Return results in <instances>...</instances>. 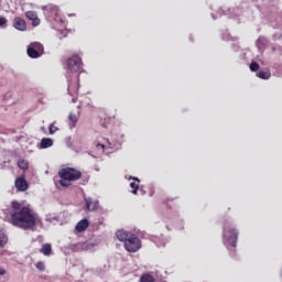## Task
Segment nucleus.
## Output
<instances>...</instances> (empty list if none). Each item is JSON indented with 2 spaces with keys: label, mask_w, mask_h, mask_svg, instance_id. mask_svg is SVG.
<instances>
[{
  "label": "nucleus",
  "mask_w": 282,
  "mask_h": 282,
  "mask_svg": "<svg viewBox=\"0 0 282 282\" xmlns=\"http://www.w3.org/2000/svg\"><path fill=\"white\" fill-rule=\"evenodd\" d=\"M48 131H50L51 135H54V133H56V131H58V127L54 126V123H51L48 127Z\"/></svg>",
  "instance_id": "5701e85b"
},
{
  "label": "nucleus",
  "mask_w": 282,
  "mask_h": 282,
  "mask_svg": "<svg viewBox=\"0 0 282 282\" xmlns=\"http://www.w3.org/2000/svg\"><path fill=\"white\" fill-rule=\"evenodd\" d=\"M239 237V232L237 229L232 227H225L224 229V239L226 243L231 246L232 248H237V239Z\"/></svg>",
  "instance_id": "7ed1b4c3"
},
{
  "label": "nucleus",
  "mask_w": 282,
  "mask_h": 282,
  "mask_svg": "<svg viewBox=\"0 0 282 282\" xmlns=\"http://www.w3.org/2000/svg\"><path fill=\"white\" fill-rule=\"evenodd\" d=\"M258 78H262V80H268V78H270V73L265 72V70H260L257 74Z\"/></svg>",
  "instance_id": "aec40b11"
},
{
  "label": "nucleus",
  "mask_w": 282,
  "mask_h": 282,
  "mask_svg": "<svg viewBox=\"0 0 282 282\" xmlns=\"http://www.w3.org/2000/svg\"><path fill=\"white\" fill-rule=\"evenodd\" d=\"M250 70H251V72H259V63L252 62V63L250 64Z\"/></svg>",
  "instance_id": "b1692460"
},
{
  "label": "nucleus",
  "mask_w": 282,
  "mask_h": 282,
  "mask_svg": "<svg viewBox=\"0 0 282 282\" xmlns=\"http://www.w3.org/2000/svg\"><path fill=\"white\" fill-rule=\"evenodd\" d=\"M50 10L53 12V14H55V17L58 14V7H51Z\"/></svg>",
  "instance_id": "a878e982"
},
{
  "label": "nucleus",
  "mask_w": 282,
  "mask_h": 282,
  "mask_svg": "<svg viewBox=\"0 0 282 282\" xmlns=\"http://www.w3.org/2000/svg\"><path fill=\"white\" fill-rule=\"evenodd\" d=\"M40 252L44 254V257H50V254H52V245L50 243L43 245L42 248L40 249Z\"/></svg>",
  "instance_id": "2eb2a0df"
},
{
  "label": "nucleus",
  "mask_w": 282,
  "mask_h": 282,
  "mask_svg": "<svg viewBox=\"0 0 282 282\" xmlns=\"http://www.w3.org/2000/svg\"><path fill=\"white\" fill-rule=\"evenodd\" d=\"M35 268H37V270H40V272H45V262L39 261V262L35 264Z\"/></svg>",
  "instance_id": "4be33fe9"
},
{
  "label": "nucleus",
  "mask_w": 282,
  "mask_h": 282,
  "mask_svg": "<svg viewBox=\"0 0 282 282\" xmlns=\"http://www.w3.org/2000/svg\"><path fill=\"white\" fill-rule=\"evenodd\" d=\"M26 19L29 21H32V25L36 28V25H41V19H39V14H36V11H26L25 12Z\"/></svg>",
  "instance_id": "1a4fd4ad"
},
{
  "label": "nucleus",
  "mask_w": 282,
  "mask_h": 282,
  "mask_svg": "<svg viewBox=\"0 0 282 282\" xmlns=\"http://www.w3.org/2000/svg\"><path fill=\"white\" fill-rule=\"evenodd\" d=\"M96 147H97V149H101V151H105V144L97 143Z\"/></svg>",
  "instance_id": "bb28decb"
},
{
  "label": "nucleus",
  "mask_w": 282,
  "mask_h": 282,
  "mask_svg": "<svg viewBox=\"0 0 282 282\" xmlns=\"http://www.w3.org/2000/svg\"><path fill=\"white\" fill-rule=\"evenodd\" d=\"M66 65L68 72L76 74V72H80V67H83V59L78 55H73L72 57L67 58Z\"/></svg>",
  "instance_id": "39448f33"
},
{
  "label": "nucleus",
  "mask_w": 282,
  "mask_h": 282,
  "mask_svg": "<svg viewBox=\"0 0 282 282\" xmlns=\"http://www.w3.org/2000/svg\"><path fill=\"white\" fill-rule=\"evenodd\" d=\"M80 89L78 76H73L72 79H68V93L70 96H76Z\"/></svg>",
  "instance_id": "0eeeda50"
},
{
  "label": "nucleus",
  "mask_w": 282,
  "mask_h": 282,
  "mask_svg": "<svg viewBox=\"0 0 282 282\" xmlns=\"http://www.w3.org/2000/svg\"><path fill=\"white\" fill-rule=\"evenodd\" d=\"M127 252H138L142 248V240L135 235H131L129 239L123 243Z\"/></svg>",
  "instance_id": "20e7f679"
},
{
  "label": "nucleus",
  "mask_w": 282,
  "mask_h": 282,
  "mask_svg": "<svg viewBox=\"0 0 282 282\" xmlns=\"http://www.w3.org/2000/svg\"><path fill=\"white\" fill-rule=\"evenodd\" d=\"M6 23H8V20H6V18L0 17V28H3V25H6Z\"/></svg>",
  "instance_id": "393cba45"
},
{
  "label": "nucleus",
  "mask_w": 282,
  "mask_h": 282,
  "mask_svg": "<svg viewBox=\"0 0 282 282\" xmlns=\"http://www.w3.org/2000/svg\"><path fill=\"white\" fill-rule=\"evenodd\" d=\"M3 274H6V270L4 269H0V276H3Z\"/></svg>",
  "instance_id": "cd10ccee"
},
{
  "label": "nucleus",
  "mask_w": 282,
  "mask_h": 282,
  "mask_svg": "<svg viewBox=\"0 0 282 282\" xmlns=\"http://www.w3.org/2000/svg\"><path fill=\"white\" fill-rule=\"evenodd\" d=\"M133 234L128 232L126 230H118L116 232V237L118 239V241H122L123 243H127V240L132 236Z\"/></svg>",
  "instance_id": "9b49d317"
},
{
  "label": "nucleus",
  "mask_w": 282,
  "mask_h": 282,
  "mask_svg": "<svg viewBox=\"0 0 282 282\" xmlns=\"http://www.w3.org/2000/svg\"><path fill=\"white\" fill-rule=\"evenodd\" d=\"M8 221L21 230H32L36 226V213L32 209V205L13 200L9 209Z\"/></svg>",
  "instance_id": "f257e3e1"
},
{
  "label": "nucleus",
  "mask_w": 282,
  "mask_h": 282,
  "mask_svg": "<svg viewBox=\"0 0 282 282\" xmlns=\"http://www.w3.org/2000/svg\"><path fill=\"white\" fill-rule=\"evenodd\" d=\"M14 186L19 193H25L28 188H30V185L28 184V181H25V176H19L15 178Z\"/></svg>",
  "instance_id": "6e6552de"
},
{
  "label": "nucleus",
  "mask_w": 282,
  "mask_h": 282,
  "mask_svg": "<svg viewBox=\"0 0 282 282\" xmlns=\"http://www.w3.org/2000/svg\"><path fill=\"white\" fill-rule=\"evenodd\" d=\"M8 243V236L6 234H0V248H4Z\"/></svg>",
  "instance_id": "412c9836"
},
{
  "label": "nucleus",
  "mask_w": 282,
  "mask_h": 282,
  "mask_svg": "<svg viewBox=\"0 0 282 282\" xmlns=\"http://www.w3.org/2000/svg\"><path fill=\"white\" fill-rule=\"evenodd\" d=\"M86 210H98V200L91 198H85Z\"/></svg>",
  "instance_id": "f8f14e48"
},
{
  "label": "nucleus",
  "mask_w": 282,
  "mask_h": 282,
  "mask_svg": "<svg viewBox=\"0 0 282 282\" xmlns=\"http://www.w3.org/2000/svg\"><path fill=\"white\" fill-rule=\"evenodd\" d=\"M89 228V220L87 219H82L79 223H77L75 230L77 232H85Z\"/></svg>",
  "instance_id": "ddd939ff"
},
{
  "label": "nucleus",
  "mask_w": 282,
  "mask_h": 282,
  "mask_svg": "<svg viewBox=\"0 0 282 282\" xmlns=\"http://www.w3.org/2000/svg\"><path fill=\"white\" fill-rule=\"evenodd\" d=\"M28 56L30 58H39L43 54V45L41 43L34 42L31 43L28 47Z\"/></svg>",
  "instance_id": "423d86ee"
},
{
  "label": "nucleus",
  "mask_w": 282,
  "mask_h": 282,
  "mask_svg": "<svg viewBox=\"0 0 282 282\" xmlns=\"http://www.w3.org/2000/svg\"><path fill=\"white\" fill-rule=\"evenodd\" d=\"M18 166L19 169H21L22 171H28L30 169V163L28 161H25L24 159H20L18 161Z\"/></svg>",
  "instance_id": "f3484780"
},
{
  "label": "nucleus",
  "mask_w": 282,
  "mask_h": 282,
  "mask_svg": "<svg viewBox=\"0 0 282 282\" xmlns=\"http://www.w3.org/2000/svg\"><path fill=\"white\" fill-rule=\"evenodd\" d=\"M58 176L61 177V186L68 188V186H72V182H77L83 177V173L74 167H64L58 172Z\"/></svg>",
  "instance_id": "f03ea898"
},
{
  "label": "nucleus",
  "mask_w": 282,
  "mask_h": 282,
  "mask_svg": "<svg viewBox=\"0 0 282 282\" xmlns=\"http://www.w3.org/2000/svg\"><path fill=\"white\" fill-rule=\"evenodd\" d=\"M54 144V141L50 138H43L41 140L40 147L41 149H50Z\"/></svg>",
  "instance_id": "4468645a"
},
{
  "label": "nucleus",
  "mask_w": 282,
  "mask_h": 282,
  "mask_svg": "<svg viewBox=\"0 0 282 282\" xmlns=\"http://www.w3.org/2000/svg\"><path fill=\"white\" fill-rule=\"evenodd\" d=\"M140 282H155V278L151 273H144L141 275Z\"/></svg>",
  "instance_id": "a211bd4d"
},
{
  "label": "nucleus",
  "mask_w": 282,
  "mask_h": 282,
  "mask_svg": "<svg viewBox=\"0 0 282 282\" xmlns=\"http://www.w3.org/2000/svg\"><path fill=\"white\" fill-rule=\"evenodd\" d=\"M130 188L132 189L131 193L133 195L138 194V188H140V180L135 178V181L130 183Z\"/></svg>",
  "instance_id": "dca6fc26"
},
{
  "label": "nucleus",
  "mask_w": 282,
  "mask_h": 282,
  "mask_svg": "<svg viewBox=\"0 0 282 282\" xmlns=\"http://www.w3.org/2000/svg\"><path fill=\"white\" fill-rule=\"evenodd\" d=\"M68 120L72 122L70 129H74L76 122H78V117L75 113H69Z\"/></svg>",
  "instance_id": "6ab92c4d"
},
{
  "label": "nucleus",
  "mask_w": 282,
  "mask_h": 282,
  "mask_svg": "<svg viewBox=\"0 0 282 282\" xmlns=\"http://www.w3.org/2000/svg\"><path fill=\"white\" fill-rule=\"evenodd\" d=\"M13 28H15V30H19L20 32H25V30H28V24L25 23V20L21 18H14Z\"/></svg>",
  "instance_id": "9d476101"
}]
</instances>
